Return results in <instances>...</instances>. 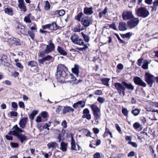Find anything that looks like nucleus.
Wrapping results in <instances>:
<instances>
[{"instance_id": "f257e3e1", "label": "nucleus", "mask_w": 158, "mask_h": 158, "mask_svg": "<svg viewBox=\"0 0 158 158\" xmlns=\"http://www.w3.org/2000/svg\"><path fill=\"white\" fill-rule=\"evenodd\" d=\"M67 70V68L64 65H58L57 69L56 78L62 81L63 79H64L66 77L67 74L65 71Z\"/></svg>"}, {"instance_id": "f03ea898", "label": "nucleus", "mask_w": 158, "mask_h": 158, "mask_svg": "<svg viewBox=\"0 0 158 158\" xmlns=\"http://www.w3.org/2000/svg\"><path fill=\"white\" fill-rule=\"evenodd\" d=\"M48 44L45 45L46 46V47L44 51H41L40 53L39 56L40 57H42L45 54H49L54 51L55 48V46L51 40H49L48 41Z\"/></svg>"}, {"instance_id": "7ed1b4c3", "label": "nucleus", "mask_w": 158, "mask_h": 158, "mask_svg": "<svg viewBox=\"0 0 158 158\" xmlns=\"http://www.w3.org/2000/svg\"><path fill=\"white\" fill-rule=\"evenodd\" d=\"M137 14L139 16L146 18L149 15V13L146 8L142 7L137 9Z\"/></svg>"}, {"instance_id": "20e7f679", "label": "nucleus", "mask_w": 158, "mask_h": 158, "mask_svg": "<svg viewBox=\"0 0 158 158\" xmlns=\"http://www.w3.org/2000/svg\"><path fill=\"white\" fill-rule=\"evenodd\" d=\"M24 131L19 127L17 125H16L13 127L12 128V131H10L8 134L17 136L21 134V133Z\"/></svg>"}, {"instance_id": "39448f33", "label": "nucleus", "mask_w": 158, "mask_h": 158, "mask_svg": "<svg viewBox=\"0 0 158 158\" xmlns=\"http://www.w3.org/2000/svg\"><path fill=\"white\" fill-rule=\"evenodd\" d=\"M114 86L120 95H121L122 94L123 96L125 95L126 89L123 84L117 82L114 84Z\"/></svg>"}, {"instance_id": "423d86ee", "label": "nucleus", "mask_w": 158, "mask_h": 158, "mask_svg": "<svg viewBox=\"0 0 158 158\" xmlns=\"http://www.w3.org/2000/svg\"><path fill=\"white\" fill-rule=\"evenodd\" d=\"M145 81L150 87L152 86L153 83L154 82V76L151 74L146 73L145 75Z\"/></svg>"}, {"instance_id": "0eeeda50", "label": "nucleus", "mask_w": 158, "mask_h": 158, "mask_svg": "<svg viewBox=\"0 0 158 158\" xmlns=\"http://www.w3.org/2000/svg\"><path fill=\"white\" fill-rule=\"evenodd\" d=\"M139 23L138 18H133L127 22V24L130 28H132L137 26Z\"/></svg>"}, {"instance_id": "6e6552de", "label": "nucleus", "mask_w": 158, "mask_h": 158, "mask_svg": "<svg viewBox=\"0 0 158 158\" xmlns=\"http://www.w3.org/2000/svg\"><path fill=\"white\" fill-rule=\"evenodd\" d=\"M81 22L84 27H86L89 26L91 22V20L88 17L85 16L82 18Z\"/></svg>"}, {"instance_id": "1a4fd4ad", "label": "nucleus", "mask_w": 158, "mask_h": 158, "mask_svg": "<svg viewBox=\"0 0 158 158\" xmlns=\"http://www.w3.org/2000/svg\"><path fill=\"white\" fill-rule=\"evenodd\" d=\"M135 83L137 85H139L143 87L146 86V84L141 79L138 77H135L133 78Z\"/></svg>"}, {"instance_id": "9d476101", "label": "nucleus", "mask_w": 158, "mask_h": 158, "mask_svg": "<svg viewBox=\"0 0 158 158\" xmlns=\"http://www.w3.org/2000/svg\"><path fill=\"white\" fill-rule=\"evenodd\" d=\"M133 17L132 12L130 11H125L123 13V18L124 20L131 19Z\"/></svg>"}, {"instance_id": "9b49d317", "label": "nucleus", "mask_w": 158, "mask_h": 158, "mask_svg": "<svg viewBox=\"0 0 158 158\" xmlns=\"http://www.w3.org/2000/svg\"><path fill=\"white\" fill-rule=\"evenodd\" d=\"M16 29L18 31L20 32L22 34L25 35H27V30L25 29V27L21 24H18L16 27Z\"/></svg>"}, {"instance_id": "f8f14e48", "label": "nucleus", "mask_w": 158, "mask_h": 158, "mask_svg": "<svg viewBox=\"0 0 158 158\" xmlns=\"http://www.w3.org/2000/svg\"><path fill=\"white\" fill-rule=\"evenodd\" d=\"M18 7L22 11L26 12L27 9L23 0H18Z\"/></svg>"}, {"instance_id": "ddd939ff", "label": "nucleus", "mask_w": 158, "mask_h": 158, "mask_svg": "<svg viewBox=\"0 0 158 158\" xmlns=\"http://www.w3.org/2000/svg\"><path fill=\"white\" fill-rule=\"evenodd\" d=\"M28 118L27 117L22 118L19 121V124L22 128H24L27 122Z\"/></svg>"}, {"instance_id": "4468645a", "label": "nucleus", "mask_w": 158, "mask_h": 158, "mask_svg": "<svg viewBox=\"0 0 158 158\" xmlns=\"http://www.w3.org/2000/svg\"><path fill=\"white\" fill-rule=\"evenodd\" d=\"M89 110L88 108H85L84 109L83 111V114H84L83 117L84 118H86L88 120H90L91 118V116L89 113Z\"/></svg>"}, {"instance_id": "2eb2a0df", "label": "nucleus", "mask_w": 158, "mask_h": 158, "mask_svg": "<svg viewBox=\"0 0 158 158\" xmlns=\"http://www.w3.org/2000/svg\"><path fill=\"white\" fill-rule=\"evenodd\" d=\"M90 107L93 111V114L100 113V109L96 105L92 104L90 105Z\"/></svg>"}, {"instance_id": "dca6fc26", "label": "nucleus", "mask_w": 158, "mask_h": 158, "mask_svg": "<svg viewBox=\"0 0 158 158\" xmlns=\"http://www.w3.org/2000/svg\"><path fill=\"white\" fill-rule=\"evenodd\" d=\"M93 8L92 7H85L84 8V13L86 15H90L93 13Z\"/></svg>"}, {"instance_id": "f3484780", "label": "nucleus", "mask_w": 158, "mask_h": 158, "mask_svg": "<svg viewBox=\"0 0 158 158\" xmlns=\"http://www.w3.org/2000/svg\"><path fill=\"white\" fill-rule=\"evenodd\" d=\"M79 105H81V107L83 108L85 106V102L83 101H80L77 103H74L73 105V106L75 108H77Z\"/></svg>"}, {"instance_id": "a211bd4d", "label": "nucleus", "mask_w": 158, "mask_h": 158, "mask_svg": "<svg viewBox=\"0 0 158 158\" xmlns=\"http://www.w3.org/2000/svg\"><path fill=\"white\" fill-rule=\"evenodd\" d=\"M72 72L76 75L78 77L79 74V66L77 64H75L74 67L71 69Z\"/></svg>"}, {"instance_id": "6ab92c4d", "label": "nucleus", "mask_w": 158, "mask_h": 158, "mask_svg": "<svg viewBox=\"0 0 158 158\" xmlns=\"http://www.w3.org/2000/svg\"><path fill=\"white\" fill-rule=\"evenodd\" d=\"M67 143L62 142L60 144V149L63 152H65L67 151Z\"/></svg>"}, {"instance_id": "aec40b11", "label": "nucleus", "mask_w": 158, "mask_h": 158, "mask_svg": "<svg viewBox=\"0 0 158 158\" xmlns=\"http://www.w3.org/2000/svg\"><path fill=\"white\" fill-rule=\"evenodd\" d=\"M118 28L121 31L126 30L127 29V24L124 22H120L119 24Z\"/></svg>"}, {"instance_id": "412c9836", "label": "nucleus", "mask_w": 158, "mask_h": 158, "mask_svg": "<svg viewBox=\"0 0 158 158\" xmlns=\"http://www.w3.org/2000/svg\"><path fill=\"white\" fill-rule=\"evenodd\" d=\"M74 109L72 107L69 106H66L64 107L63 110V113L64 114L65 113L69 112H73L74 111Z\"/></svg>"}, {"instance_id": "4be33fe9", "label": "nucleus", "mask_w": 158, "mask_h": 158, "mask_svg": "<svg viewBox=\"0 0 158 158\" xmlns=\"http://www.w3.org/2000/svg\"><path fill=\"white\" fill-rule=\"evenodd\" d=\"M122 84L124 86L125 88L133 90L134 89V86L131 84H128L125 81L122 82Z\"/></svg>"}, {"instance_id": "5701e85b", "label": "nucleus", "mask_w": 158, "mask_h": 158, "mask_svg": "<svg viewBox=\"0 0 158 158\" xmlns=\"http://www.w3.org/2000/svg\"><path fill=\"white\" fill-rule=\"evenodd\" d=\"M58 144L55 142H52L49 143L47 144V146L48 149L51 148L54 149L56 148V147L58 146Z\"/></svg>"}, {"instance_id": "b1692460", "label": "nucleus", "mask_w": 158, "mask_h": 158, "mask_svg": "<svg viewBox=\"0 0 158 158\" xmlns=\"http://www.w3.org/2000/svg\"><path fill=\"white\" fill-rule=\"evenodd\" d=\"M17 137H18V139L20 140L22 143H23L24 141L27 140V136L21 134H20Z\"/></svg>"}, {"instance_id": "393cba45", "label": "nucleus", "mask_w": 158, "mask_h": 158, "mask_svg": "<svg viewBox=\"0 0 158 158\" xmlns=\"http://www.w3.org/2000/svg\"><path fill=\"white\" fill-rule=\"evenodd\" d=\"M57 50L59 53L63 56H66L67 54V52L60 47H57Z\"/></svg>"}, {"instance_id": "a878e982", "label": "nucleus", "mask_w": 158, "mask_h": 158, "mask_svg": "<svg viewBox=\"0 0 158 158\" xmlns=\"http://www.w3.org/2000/svg\"><path fill=\"white\" fill-rule=\"evenodd\" d=\"M58 26L55 22L50 24V30H55L58 29Z\"/></svg>"}, {"instance_id": "bb28decb", "label": "nucleus", "mask_w": 158, "mask_h": 158, "mask_svg": "<svg viewBox=\"0 0 158 158\" xmlns=\"http://www.w3.org/2000/svg\"><path fill=\"white\" fill-rule=\"evenodd\" d=\"M101 115L100 113L94 114V120L96 122L97 125H98L99 123V120L100 119Z\"/></svg>"}, {"instance_id": "cd10ccee", "label": "nucleus", "mask_w": 158, "mask_h": 158, "mask_svg": "<svg viewBox=\"0 0 158 158\" xmlns=\"http://www.w3.org/2000/svg\"><path fill=\"white\" fill-rule=\"evenodd\" d=\"M84 42H83V40L81 39L78 36V38L77 39L75 44H77L80 46H81L84 45Z\"/></svg>"}, {"instance_id": "c85d7f7f", "label": "nucleus", "mask_w": 158, "mask_h": 158, "mask_svg": "<svg viewBox=\"0 0 158 158\" xmlns=\"http://www.w3.org/2000/svg\"><path fill=\"white\" fill-rule=\"evenodd\" d=\"M54 156L55 158H61L63 156L62 152L57 151L55 152Z\"/></svg>"}, {"instance_id": "c756f323", "label": "nucleus", "mask_w": 158, "mask_h": 158, "mask_svg": "<svg viewBox=\"0 0 158 158\" xmlns=\"http://www.w3.org/2000/svg\"><path fill=\"white\" fill-rule=\"evenodd\" d=\"M71 149L72 150H77L75 144V141L73 137H71Z\"/></svg>"}, {"instance_id": "7c9ffc66", "label": "nucleus", "mask_w": 158, "mask_h": 158, "mask_svg": "<svg viewBox=\"0 0 158 158\" xmlns=\"http://www.w3.org/2000/svg\"><path fill=\"white\" fill-rule=\"evenodd\" d=\"M78 35L76 34H74L70 37V39L72 42L75 44L77 39L78 38Z\"/></svg>"}, {"instance_id": "2f4dec72", "label": "nucleus", "mask_w": 158, "mask_h": 158, "mask_svg": "<svg viewBox=\"0 0 158 158\" xmlns=\"http://www.w3.org/2000/svg\"><path fill=\"white\" fill-rule=\"evenodd\" d=\"M38 111L36 110H34L29 115V118L31 120H33L35 117L38 114Z\"/></svg>"}, {"instance_id": "473e14b6", "label": "nucleus", "mask_w": 158, "mask_h": 158, "mask_svg": "<svg viewBox=\"0 0 158 158\" xmlns=\"http://www.w3.org/2000/svg\"><path fill=\"white\" fill-rule=\"evenodd\" d=\"M108 9L107 7H106L104 10L102 12H99V17L102 18L104 15H106Z\"/></svg>"}, {"instance_id": "72a5a7b5", "label": "nucleus", "mask_w": 158, "mask_h": 158, "mask_svg": "<svg viewBox=\"0 0 158 158\" xmlns=\"http://www.w3.org/2000/svg\"><path fill=\"white\" fill-rule=\"evenodd\" d=\"M81 46H83V47L82 48H77V49L79 51H81L85 50L88 48V47L89 46V44H85L84 43V45H83Z\"/></svg>"}, {"instance_id": "f704fd0d", "label": "nucleus", "mask_w": 158, "mask_h": 158, "mask_svg": "<svg viewBox=\"0 0 158 158\" xmlns=\"http://www.w3.org/2000/svg\"><path fill=\"white\" fill-rule=\"evenodd\" d=\"M4 11L6 13H7L10 15H12L13 14V10L11 8L7 7V8H5Z\"/></svg>"}, {"instance_id": "c9c22d12", "label": "nucleus", "mask_w": 158, "mask_h": 158, "mask_svg": "<svg viewBox=\"0 0 158 158\" xmlns=\"http://www.w3.org/2000/svg\"><path fill=\"white\" fill-rule=\"evenodd\" d=\"M110 79L108 78H103L102 80V82L104 85L106 86H108L109 85L108 82Z\"/></svg>"}, {"instance_id": "e433bc0d", "label": "nucleus", "mask_w": 158, "mask_h": 158, "mask_svg": "<svg viewBox=\"0 0 158 158\" xmlns=\"http://www.w3.org/2000/svg\"><path fill=\"white\" fill-rule=\"evenodd\" d=\"M149 62L147 60L144 61L143 64L142 66V67L144 69H148V65Z\"/></svg>"}, {"instance_id": "4c0bfd02", "label": "nucleus", "mask_w": 158, "mask_h": 158, "mask_svg": "<svg viewBox=\"0 0 158 158\" xmlns=\"http://www.w3.org/2000/svg\"><path fill=\"white\" fill-rule=\"evenodd\" d=\"M44 8L46 10H49L50 9V5L48 1L45 2Z\"/></svg>"}, {"instance_id": "58836bf2", "label": "nucleus", "mask_w": 158, "mask_h": 158, "mask_svg": "<svg viewBox=\"0 0 158 158\" xmlns=\"http://www.w3.org/2000/svg\"><path fill=\"white\" fill-rule=\"evenodd\" d=\"M140 111V110L136 109L133 110L132 111L131 113L133 114L134 116H136L138 115L139 114Z\"/></svg>"}, {"instance_id": "ea45409f", "label": "nucleus", "mask_w": 158, "mask_h": 158, "mask_svg": "<svg viewBox=\"0 0 158 158\" xmlns=\"http://www.w3.org/2000/svg\"><path fill=\"white\" fill-rule=\"evenodd\" d=\"M28 66H30L31 67H35L37 65V63L34 61H31L28 62L27 63Z\"/></svg>"}, {"instance_id": "a19ab883", "label": "nucleus", "mask_w": 158, "mask_h": 158, "mask_svg": "<svg viewBox=\"0 0 158 158\" xmlns=\"http://www.w3.org/2000/svg\"><path fill=\"white\" fill-rule=\"evenodd\" d=\"M83 15L82 12H81L75 17V19H77L79 21H81V18L82 17Z\"/></svg>"}, {"instance_id": "79ce46f5", "label": "nucleus", "mask_w": 158, "mask_h": 158, "mask_svg": "<svg viewBox=\"0 0 158 158\" xmlns=\"http://www.w3.org/2000/svg\"><path fill=\"white\" fill-rule=\"evenodd\" d=\"M81 34L82 36L83 37L85 41L86 42H88L89 40V36L84 34L83 32H81Z\"/></svg>"}, {"instance_id": "37998d69", "label": "nucleus", "mask_w": 158, "mask_h": 158, "mask_svg": "<svg viewBox=\"0 0 158 158\" xmlns=\"http://www.w3.org/2000/svg\"><path fill=\"white\" fill-rule=\"evenodd\" d=\"M56 13L57 15H58L60 16H63L65 13V11L63 10H57Z\"/></svg>"}, {"instance_id": "c03bdc74", "label": "nucleus", "mask_w": 158, "mask_h": 158, "mask_svg": "<svg viewBox=\"0 0 158 158\" xmlns=\"http://www.w3.org/2000/svg\"><path fill=\"white\" fill-rule=\"evenodd\" d=\"M122 111L123 114L125 116H128V111L127 109L125 108H122Z\"/></svg>"}, {"instance_id": "a18cd8bd", "label": "nucleus", "mask_w": 158, "mask_h": 158, "mask_svg": "<svg viewBox=\"0 0 158 158\" xmlns=\"http://www.w3.org/2000/svg\"><path fill=\"white\" fill-rule=\"evenodd\" d=\"M7 56L4 54L3 55L0 59V60L1 62H6L7 61Z\"/></svg>"}, {"instance_id": "49530a36", "label": "nucleus", "mask_w": 158, "mask_h": 158, "mask_svg": "<svg viewBox=\"0 0 158 158\" xmlns=\"http://www.w3.org/2000/svg\"><path fill=\"white\" fill-rule=\"evenodd\" d=\"M146 109L147 111H151L152 112H157V114H158V110H155L154 109L151 108H149V107H147L146 108Z\"/></svg>"}, {"instance_id": "de8ad7c7", "label": "nucleus", "mask_w": 158, "mask_h": 158, "mask_svg": "<svg viewBox=\"0 0 158 158\" xmlns=\"http://www.w3.org/2000/svg\"><path fill=\"white\" fill-rule=\"evenodd\" d=\"M97 101L99 102L102 104L105 101V99L103 97H99L97 98Z\"/></svg>"}, {"instance_id": "09e8293b", "label": "nucleus", "mask_w": 158, "mask_h": 158, "mask_svg": "<svg viewBox=\"0 0 158 158\" xmlns=\"http://www.w3.org/2000/svg\"><path fill=\"white\" fill-rule=\"evenodd\" d=\"M28 34L31 38L33 40L34 38V33L32 31H28Z\"/></svg>"}, {"instance_id": "8fccbe9b", "label": "nucleus", "mask_w": 158, "mask_h": 158, "mask_svg": "<svg viewBox=\"0 0 158 158\" xmlns=\"http://www.w3.org/2000/svg\"><path fill=\"white\" fill-rule=\"evenodd\" d=\"M61 125L63 128H66L67 127V123L66 120H63L61 123Z\"/></svg>"}, {"instance_id": "3c124183", "label": "nucleus", "mask_w": 158, "mask_h": 158, "mask_svg": "<svg viewBox=\"0 0 158 158\" xmlns=\"http://www.w3.org/2000/svg\"><path fill=\"white\" fill-rule=\"evenodd\" d=\"M43 58L44 59V60L45 61L51 60L52 58V57L50 55H48L44 57Z\"/></svg>"}, {"instance_id": "603ef678", "label": "nucleus", "mask_w": 158, "mask_h": 158, "mask_svg": "<svg viewBox=\"0 0 158 158\" xmlns=\"http://www.w3.org/2000/svg\"><path fill=\"white\" fill-rule=\"evenodd\" d=\"M128 143L134 147L137 148L138 146L137 144L136 143L131 141H129Z\"/></svg>"}, {"instance_id": "864d4df0", "label": "nucleus", "mask_w": 158, "mask_h": 158, "mask_svg": "<svg viewBox=\"0 0 158 158\" xmlns=\"http://www.w3.org/2000/svg\"><path fill=\"white\" fill-rule=\"evenodd\" d=\"M12 107L15 109V110H17L18 105L17 103L15 102H13L11 103Z\"/></svg>"}, {"instance_id": "5fc2aeb1", "label": "nucleus", "mask_w": 158, "mask_h": 158, "mask_svg": "<svg viewBox=\"0 0 158 158\" xmlns=\"http://www.w3.org/2000/svg\"><path fill=\"white\" fill-rule=\"evenodd\" d=\"M41 116L44 118H46L48 117V113L46 111H43L41 113Z\"/></svg>"}, {"instance_id": "6e6d98bb", "label": "nucleus", "mask_w": 158, "mask_h": 158, "mask_svg": "<svg viewBox=\"0 0 158 158\" xmlns=\"http://www.w3.org/2000/svg\"><path fill=\"white\" fill-rule=\"evenodd\" d=\"M19 107L21 108H23V109H24L25 108V105L24 103L22 102V101H20L19 102Z\"/></svg>"}, {"instance_id": "4d7b16f0", "label": "nucleus", "mask_w": 158, "mask_h": 158, "mask_svg": "<svg viewBox=\"0 0 158 158\" xmlns=\"http://www.w3.org/2000/svg\"><path fill=\"white\" fill-rule=\"evenodd\" d=\"M81 26L80 25H79L78 26V28L77 27H76L74 29L75 31L80 32L81 31L83 30V29L81 28Z\"/></svg>"}, {"instance_id": "13d9d810", "label": "nucleus", "mask_w": 158, "mask_h": 158, "mask_svg": "<svg viewBox=\"0 0 158 158\" xmlns=\"http://www.w3.org/2000/svg\"><path fill=\"white\" fill-rule=\"evenodd\" d=\"M140 126V124L138 122H136L133 124V127L135 129H138Z\"/></svg>"}, {"instance_id": "bf43d9fd", "label": "nucleus", "mask_w": 158, "mask_h": 158, "mask_svg": "<svg viewBox=\"0 0 158 158\" xmlns=\"http://www.w3.org/2000/svg\"><path fill=\"white\" fill-rule=\"evenodd\" d=\"M51 122H49L48 123H46L43 126V128L44 129H46L48 127H49L50 126Z\"/></svg>"}, {"instance_id": "052dcab7", "label": "nucleus", "mask_w": 158, "mask_h": 158, "mask_svg": "<svg viewBox=\"0 0 158 158\" xmlns=\"http://www.w3.org/2000/svg\"><path fill=\"white\" fill-rule=\"evenodd\" d=\"M94 94L96 95H101L102 94V91L101 90H98L95 91L94 92Z\"/></svg>"}, {"instance_id": "680f3d73", "label": "nucleus", "mask_w": 158, "mask_h": 158, "mask_svg": "<svg viewBox=\"0 0 158 158\" xmlns=\"http://www.w3.org/2000/svg\"><path fill=\"white\" fill-rule=\"evenodd\" d=\"M10 145L12 148H17L19 146L18 143L12 142L10 143Z\"/></svg>"}, {"instance_id": "e2e57ef3", "label": "nucleus", "mask_w": 158, "mask_h": 158, "mask_svg": "<svg viewBox=\"0 0 158 158\" xmlns=\"http://www.w3.org/2000/svg\"><path fill=\"white\" fill-rule=\"evenodd\" d=\"M94 158H102V157L100 156V153L98 152L96 153L94 155Z\"/></svg>"}, {"instance_id": "0e129e2a", "label": "nucleus", "mask_w": 158, "mask_h": 158, "mask_svg": "<svg viewBox=\"0 0 158 158\" xmlns=\"http://www.w3.org/2000/svg\"><path fill=\"white\" fill-rule=\"evenodd\" d=\"M24 21L26 23H30L31 22L30 19L28 17H25L24 18Z\"/></svg>"}, {"instance_id": "69168bd1", "label": "nucleus", "mask_w": 158, "mask_h": 158, "mask_svg": "<svg viewBox=\"0 0 158 158\" xmlns=\"http://www.w3.org/2000/svg\"><path fill=\"white\" fill-rule=\"evenodd\" d=\"M15 40H15L16 42L15 43V44L17 46H19L21 45V44L20 43V41L19 39H15Z\"/></svg>"}, {"instance_id": "338daca9", "label": "nucleus", "mask_w": 158, "mask_h": 158, "mask_svg": "<svg viewBox=\"0 0 158 158\" xmlns=\"http://www.w3.org/2000/svg\"><path fill=\"white\" fill-rule=\"evenodd\" d=\"M42 28L44 30L47 29H48L50 30V24L43 25L42 26Z\"/></svg>"}, {"instance_id": "774afa93", "label": "nucleus", "mask_w": 158, "mask_h": 158, "mask_svg": "<svg viewBox=\"0 0 158 158\" xmlns=\"http://www.w3.org/2000/svg\"><path fill=\"white\" fill-rule=\"evenodd\" d=\"M17 113L15 111H11L10 112V115L11 116H16L17 115Z\"/></svg>"}]
</instances>
